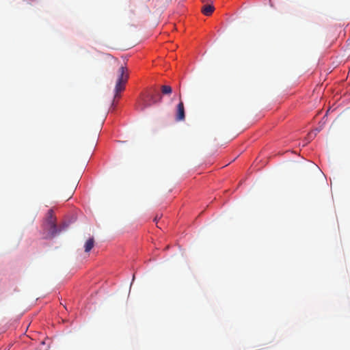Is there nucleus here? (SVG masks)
Instances as JSON below:
<instances>
[{
    "label": "nucleus",
    "mask_w": 350,
    "mask_h": 350,
    "mask_svg": "<svg viewBox=\"0 0 350 350\" xmlns=\"http://www.w3.org/2000/svg\"><path fill=\"white\" fill-rule=\"evenodd\" d=\"M148 96L153 104L161 102L162 96L161 95L150 94Z\"/></svg>",
    "instance_id": "obj_7"
},
{
    "label": "nucleus",
    "mask_w": 350,
    "mask_h": 350,
    "mask_svg": "<svg viewBox=\"0 0 350 350\" xmlns=\"http://www.w3.org/2000/svg\"><path fill=\"white\" fill-rule=\"evenodd\" d=\"M44 229L48 230V234L50 237H55L62 230H58L56 225V218L53 215L52 209L49 210L47 217L44 224Z\"/></svg>",
    "instance_id": "obj_2"
},
{
    "label": "nucleus",
    "mask_w": 350,
    "mask_h": 350,
    "mask_svg": "<svg viewBox=\"0 0 350 350\" xmlns=\"http://www.w3.org/2000/svg\"><path fill=\"white\" fill-rule=\"evenodd\" d=\"M94 245V238L92 237V238L88 239L84 245L85 252H89L93 248Z\"/></svg>",
    "instance_id": "obj_5"
},
{
    "label": "nucleus",
    "mask_w": 350,
    "mask_h": 350,
    "mask_svg": "<svg viewBox=\"0 0 350 350\" xmlns=\"http://www.w3.org/2000/svg\"><path fill=\"white\" fill-rule=\"evenodd\" d=\"M118 72L119 75L115 87L114 98L120 96V93L124 90L125 84L126 83L129 79V74L126 67L121 66L119 68Z\"/></svg>",
    "instance_id": "obj_1"
},
{
    "label": "nucleus",
    "mask_w": 350,
    "mask_h": 350,
    "mask_svg": "<svg viewBox=\"0 0 350 350\" xmlns=\"http://www.w3.org/2000/svg\"><path fill=\"white\" fill-rule=\"evenodd\" d=\"M149 106H150V104H149V103L144 104V105L142 107L141 110H144V109H145L146 107H149Z\"/></svg>",
    "instance_id": "obj_8"
},
{
    "label": "nucleus",
    "mask_w": 350,
    "mask_h": 350,
    "mask_svg": "<svg viewBox=\"0 0 350 350\" xmlns=\"http://www.w3.org/2000/svg\"><path fill=\"white\" fill-rule=\"evenodd\" d=\"M161 93L164 95H169L172 92V89L170 85H162L161 87Z\"/></svg>",
    "instance_id": "obj_6"
},
{
    "label": "nucleus",
    "mask_w": 350,
    "mask_h": 350,
    "mask_svg": "<svg viewBox=\"0 0 350 350\" xmlns=\"http://www.w3.org/2000/svg\"><path fill=\"white\" fill-rule=\"evenodd\" d=\"M130 12H131V14L132 15H133V14H135V12H134V10H130Z\"/></svg>",
    "instance_id": "obj_10"
},
{
    "label": "nucleus",
    "mask_w": 350,
    "mask_h": 350,
    "mask_svg": "<svg viewBox=\"0 0 350 350\" xmlns=\"http://www.w3.org/2000/svg\"><path fill=\"white\" fill-rule=\"evenodd\" d=\"M312 137H313V134H312V133H309V134H308V137H309L310 139L312 138Z\"/></svg>",
    "instance_id": "obj_9"
},
{
    "label": "nucleus",
    "mask_w": 350,
    "mask_h": 350,
    "mask_svg": "<svg viewBox=\"0 0 350 350\" xmlns=\"http://www.w3.org/2000/svg\"><path fill=\"white\" fill-rule=\"evenodd\" d=\"M180 102L177 105L176 111V120L183 121L185 119V107L184 103L181 100V94L179 95Z\"/></svg>",
    "instance_id": "obj_3"
},
{
    "label": "nucleus",
    "mask_w": 350,
    "mask_h": 350,
    "mask_svg": "<svg viewBox=\"0 0 350 350\" xmlns=\"http://www.w3.org/2000/svg\"><path fill=\"white\" fill-rule=\"evenodd\" d=\"M154 221H157V217H156L154 218Z\"/></svg>",
    "instance_id": "obj_11"
},
{
    "label": "nucleus",
    "mask_w": 350,
    "mask_h": 350,
    "mask_svg": "<svg viewBox=\"0 0 350 350\" xmlns=\"http://www.w3.org/2000/svg\"><path fill=\"white\" fill-rule=\"evenodd\" d=\"M215 8L212 5H204L202 8V12L206 16H210L214 11Z\"/></svg>",
    "instance_id": "obj_4"
}]
</instances>
